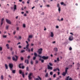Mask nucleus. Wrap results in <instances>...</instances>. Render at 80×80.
<instances>
[{"label":"nucleus","mask_w":80,"mask_h":80,"mask_svg":"<svg viewBox=\"0 0 80 80\" xmlns=\"http://www.w3.org/2000/svg\"><path fill=\"white\" fill-rule=\"evenodd\" d=\"M34 55L35 56V57H33V60H35V59L36 58V57H40V58H41V57H42V56H40V55H38L37 53L36 52H34Z\"/></svg>","instance_id":"f257e3e1"},{"label":"nucleus","mask_w":80,"mask_h":80,"mask_svg":"<svg viewBox=\"0 0 80 80\" xmlns=\"http://www.w3.org/2000/svg\"><path fill=\"white\" fill-rule=\"evenodd\" d=\"M42 50H43V49L42 48H40L38 49V53H39V54H41L42 53Z\"/></svg>","instance_id":"f03ea898"},{"label":"nucleus","mask_w":80,"mask_h":80,"mask_svg":"<svg viewBox=\"0 0 80 80\" xmlns=\"http://www.w3.org/2000/svg\"><path fill=\"white\" fill-rule=\"evenodd\" d=\"M32 75H33L32 73H31L29 74V76H28L29 80H32V78L31 77V76H32Z\"/></svg>","instance_id":"7ed1b4c3"},{"label":"nucleus","mask_w":80,"mask_h":80,"mask_svg":"<svg viewBox=\"0 0 80 80\" xmlns=\"http://www.w3.org/2000/svg\"><path fill=\"white\" fill-rule=\"evenodd\" d=\"M41 58H42L44 60H48V56H43L42 57H41Z\"/></svg>","instance_id":"20e7f679"},{"label":"nucleus","mask_w":80,"mask_h":80,"mask_svg":"<svg viewBox=\"0 0 80 80\" xmlns=\"http://www.w3.org/2000/svg\"><path fill=\"white\" fill-rule=\"evenodd\" d=\"M15 57H16V59H15V57H12V60H13V61H15V62L17 61V58H18V57L17 56H15Z\"/></svg>","instance_id":"39448f33"},{"label":"nucleus","mask_w":80,"mask_h":80,"mask_svg":"<svg viewBox=\"0 0 80 80\" xmlns=\"http://www.w3.org/2000/svg\"><path fill=\"white\" fill-rule=\"evenodd\" d=\"M48 70H52L53 69V67L50 66H49L48 64Z\"/></svg>","instance_id":"423d86ee"},{"label":"nucleus","mask_w":80,"mask_h":80,"mask_svg":"<svg viewBox=\"0 0 80 80\" xmlns=\"http://www.w3.org/2000/svg\"><path fill=\"white\" fill-rule=\"evenodd\" d=\"M6 21L7 23H8V24H11L12 23V22H10V21L9 20H8V19H6Z\"/></svg>","instance_id":"0eeeda50"},{"label":"nucleus","mask_w":80,"mask_h":80,"mask_svg":"<svg viewBox=\"0 0 80 80\" xmlns=\"http://www.w3.org/2000/svg\"><path fill=\"white\" fill-rule=\"evenodd\" d=\"M69 40H70V41H72V40H73V36H69Z\"/></svg>","instance_id":"6e6552de"},{"label":"nucleus","mask_w":80,"mask_h":80,"mask_svg":"<svg viewBox=\"0 0 80 80\" xmlns=\"http://www.w3.org/2000/svg\"><path fill=\"white\" fill-rule=\"evenodd\" d=\"M23 66V63H21L19 65V67L20 68H22V67Z\"/></svg>","instance_id":"1a4fd4ad"},{"label":"nucleus","mask_w":80,"mask_h":80,"mask_svg":"<svg viewBox=\"0 0 80 80\" xmlns=\"http://www.w3.org/2000/svg\"><path fill=\"white\" fill-rule=\"evenodd\" d=\"M9 66L11 68V70H12V67H13V64H9Z\"/></svg>","instance_id":"9d476101"},{"label":"nucleus","mask_w":80,"mask_h":80,"mask_svg":"<svg viewBox=\"0 0 80 80\" xmlns=\"http://www.w3.org/2000/svg\"><path fill=\"white\" fill-rule=\"evenodd\" d=\"M25 63H27V64H28V63H29L28 60L25 59Z\"/></svg>","instance_id":"9b49d317"},{"label":"nucleus","mask_w":80,"mask_h":80,"mask_svg":"<svg viewBox=\"0 0 80 80\" xmlns=\"http://www.w3.org/2000/svg\"><path fill=\"white\" fill-rule=\"evenodd\" d=\"M67 73L65 72H63L62 74V75H63V76H65V75H66Z\"/></svg>","instance_id":"f8f14e48"},{"label":"nucleus","mask_w":80,"mask_h":80,"mask_svg":"<svg viewBox=\"0 0 80 80\" xmlns=\"http://www.w3.org/2000/svg\"><path fill=\"white\" fill-rule=\"evenodd\" d=\"M45 77H48V72H47L46 73V74L45 75Z\"/></svg>","instance_id":"ddd939ff"},{"label":"nucleus","mask_w":80,"mask_h":80,"mask_svg":"<svg viewBox=\"0 0 80 80\" xmlns=\"http://www.w3.org/2000/svg\"><path fill=\"white\" fill-rule=\"evenodd\" d=\"M6 47H7V49H9V48H10V47H9V44H7L6 45Z\"/></svg>","instance_id":"4468645a"},{"label":"nucleus","mask_w":80,"mask_h":80,"mask_svg":"<svg viewBox=\"0 0 80 80\" xmlns=\"http://www.w3.org/2000/svg\"><path fill=\"white\" fill-rule=\"evenodd\" d=\"M14 10H17V5L15 4L14 5Z\"/></svg>","instance_id":"2eb2a0df"},{"label":"nucleus","mask_w":80,"mask_h":80,"mask_svg":"<svg viewBox=\"0 0 80 80\" xmlns=\"http://www.w3.org/2000/svg\"><path fill=\"white\" fill-rule=\"evenodd\" d=\"M51 37H53V36H54V35H53V32H51Z\"/></svg>","instance_id":"dca6fc26"},{"label":"nucleus","mask_w":80,"mask_h":80,"mask_svg":"<svg viewBox=\"0 0 80 80\" xmlns=\"http://www.w3.org/2000/svg\"><path fill=\"white\" fill-rule=\"evenodd\" d=\"M21 74L22 75V77H23V78H24L25 77V74H24V72H22V74Z\"/></svg>","instance_id":"f3484780"},{"label":"nucleus","mask_w":80,"mask_h":80,"mask_svg":"<svg viewBox=\"0 0 80 80\" xmlns=\"http://www.w3.org/2000/svg\"><path fill=\"white\" fill-rule=\"evenodd\" d=\"M54 50L55 51V52H58V48H54Z\"/></svg>","instance_id":"a211bd4d"},{"label":"nucleus","mask_w":80,"mask_h":80,"mask_svg":"<svg viewBox=\"0 0 80 80\" xmlns=\"http://www.w3.org/2000/svg\"><path fill=\"white\" fill-rule=\"evenodd\" d=\"M68 68H66L65 69V72H66V73H67V71H68Z\"/></svg>","instance_id":"6ab92c4d"},{"label":"nucleus","mask_w":80,"mask_h":80,"mask_svg":"<svg viewBox=\"0 0 80 80\" xmlns=\"http://www.w3.org/2000/svg\"><path fill=\"white\" fill-rule=\"evenodd\" d=\"M8 27H9V26L8 25H7L6 26V30H8Z\"/></svg>","instance_id":"aec40b11"},{"label":"nucleus","mask_w":80,"mask_h":80,"mask_svg":"<svg viewBox=\"0 0 80 80\" xmlns=\"http://www.w3.org/2000/svg\"><path fill=\"white\" fill-rule=\"evenodd\" d=\"M11 70L12 71V73H15L16 72L15 70H12V69Z\"/></svg>","instance_id":"412c9836"},{"label":"nucleus","mask_w":80,"mask_h":80,"mask_svg":"<svg viewBox=\"0 0 80 80\" xmlns=\"http://www.w3.org/2000/svg\"><path fill=\"white\" fill-rule=\"evenodd\" d=\"M1 78L2 80L4 78H3V75H2L1 76Z\"/></svg>","instance_id":"4be33fe9"},{"label":"nucleus","mask_w":80,"mask_h":80,"mask_svg":"<svg viewBox=\"0 0 80 80\" xmlns=\"http://www.w3.org/2000/svg\"><path fill=\"white\" fill-rule=\"evenodd\" d=\"M19 73L21 75H22V72H22V71L21 70H19Z\"/></svg>","instance_id":"5701e85b"},{"label":"nucleus","mask_w":80,"mask_h":80,"mask_svg":"<svg viewBox=\"0 0 80 80\" xmlns=\"http://www.w3.org/2000/svg\"><path fill=\"white\" fill-rule=\"evenodd\" d=\"M28 47H29V44H27L26 45V48H27V49H28Z\"/></svg>","instance_id":"b1692460"},{"label":"nucleus","mask_w":80,"mask_h":80,"mask_svg":"<svg viewBox=\"0 0 80 80\" xmlns=\"http://www.w3.org/2000/svg\"><path fill=\"white\" fill-rule=\"evenodd\" d=\"M5 67L6 69H8V66H7V64H5Z\"/></svg>","instance_id":"393cba45"},{"label":"nucleus","mask_w":80,"mask_h":80,"mask_svg":"<svg viewBox=\"0 0 80 80\" xmlns=\"http://www.w3.org/2000/svg\"><path fill=\"white\" fill-rule=\"evenodd\" d=\"M33 37V36L32 35H29L28 36V38H32Z\"/></svg>","instance_id":"a878e982"},{"label":"nucleus","mask_w":80,"mask_h":80,"mask_svg":"<svg viewBox=\"0 0 80 80\" xmlns=\"http://www.w3.org/2000/svg\"><path fill=\"white\" fill-rule=\"evenodd\" d=\"M69 77H70L69 76H68L65 79V80H69Z\"/></svg>","instance_id":"bb28decb"},{"label":"nucleus","mask_w":80,"mask_h":80,"mask_svg":"<svg viewBox=\"0 0 80 80\" xmlns=\"http://www.w3.org/2000/svg\"><path fill=\"white\" fill-rule=\"evenodd\" d=\"M25 52V50H22L21 51V53H23V52Z\"/></svg>","instance_id":"cd10ccee"},{"label":"nucleus","mask_w":80,"mask_h":80,"mask_svg":"<svg viewBox=\"0 0 80 80\" xmlns=\"http://www.w3.org/2000/svg\"><path fill=\"white\" fill-rule=\"evenodd\" d=\"M58 11L59 12V13H60V10H61L60 7L58 8Z\"/></svg>","instance_id":"c85d7f7f"},{"label":"nucleus","mask_w":80,"mask_h":80,"mask_svg":"<svg viewBox=\"0 0 80 80\" xmlns=\"http://www.w3.org/2000/svg\"><path fill=\"white\" fill-rule=\"evenodd\" d=\"M49 64L50 66H52V65H53V64H52L51 63H50V62H49Z\"/></svg>","instance_id":"c756f323"},{"label":"nucleus","mask_w":80,"mask_h":80,"mask_svg":"<svg viewBox=\"0 0 80 80\" xmlns=\"http://www.w3.org/2000/svg\"><path fill=\"white\" fill-rule=\"evenodd\" d=\"M50 74L51 75H53V72H50Z\"/></svg>","instance_id":"7c9ffc66"},{"label":"nucleus","mask_w":80,"mask_h":80,"mask_svg":"<svg viewBox=\"0 0 80 80\" xmlns=\"http://www.w3.org/2000/svg\"><path fill=\"white\" fill-rule=\"evenodd\" d=\"M30 63L31 65H33V61L31 60L30 61Z\"/></svg>","instance_id":"2f4dec72"},{"label":"nucleus","mask_w":80,"mask_h":80,"mask_svg":"<svg viewBox=\"0 0 80 80\" xmlns=\"http://www.w3.org/2000/svg\"><path fill=\"white\" fill-rule=\"evenodd\" d=\"M53 78H55L56 77V74H55L53 75Z\"/></svg>","instance_id":"473e14b6"},{"label":"nucleus","mask_w":80,"mask_h":80,"mask_svg":"<svg viewBox=\"0 0 80 80\" xmlns=\"http://www.w3.org/2000/svg\"><path fill=\"white\" fill-rule=\"evenodd\" d=\"M3 20H4V19L3 18H2V19L1 22H3Z\"/></svg>","instance_id":"72a5a7b5"},{"label":"nucleus","mask_w":80,"mask_h":80,"mask_svg":"<svg viewBox=\"0 0 80 80\" xmlns=\"http://www.w3.org/2000/svg\"><path fill=\"white\" fill-rule=\"evenodd\" d=\"M20 58H21V60H23V58L22 57H21Z\"/></svg>","instance_id":"f704fd0d"},{"label":"nucleus","mask_w":80,"mask_h":80,"mask_svg":"<svg viewBox=\"0 0 80 80\" xmlns=\"http://www.w3.org/2000/svg\"><path fill=\"white\" fill-rule=\"evenodd\" d=\"M77 65L78 66V67H80V64H79V63H78L77 64Z\"/></svg>","instance_id":"c9c22d12"},{"label":"nucleus","mask_w":80,"mask_h":80,"mask_svg":"<svg viewBox=\"0 0 80 80\" xmlns=\"http://www.w3.org/2000/svg\"><path fill=\"white\" fill-rule=\"evenodd\" d=\"M41 61L42 63H43L44 62V60L43 59H42Z\"/></svg>","instance_id":"e433bc0d"},{"label":"nucleus","mask_w":80,"mask_h":80,"mask_svg":"<svg viewBox=\"0 0 80 80\" xmlns=\"http://www.w3.org/2000/svg\"><path fill=\"white\" fill-rule=\"evenodd\" d=\"M35 63L36 64H37V63H38V61L37 60H36Z\"/></svg>","instance_id":"4c0bfd02"},{"label":"nucleus","mask_w":80,"mask_h":80,"mask_svg":"<svg viewBox=\"0 0 80 80\" xmlns=\"http://www.w3.org/2000/svg\"><path fill=\"white\" fill-rule=\"evenodd\" d=\"M3 38H7V35H3Z\"/></svg>","instance_id":"58836bf2"},{"label":"nucleus","mask_w":80,"mask_h":80,"mask_svg":"<svg viewBox=\"0 0 80 80\" xmlns=\"http://www.w3.org/2000/svg\"><path fill=\"white\" fill-rule=\"evenodd\" d=\"M18 47L19 48H22V46L20 45H19L18 46Z\"/></svg>","instance_id":"ea45409f"},{"label":"nucleus","mask_w":80,"mask_h":80,"mask_svg":"<svg viewBox=\"0 0 80 80\" xmlns=\"http://www.w3.org/2000/svg\"><path fill=\"white\" fill-rule=\"evenodd\" d=\"M29 68L28 67H27L26 68V70H27V71H28L29 70H28Z\"/></svg>","instance_id":"a19ab883"},{"label":"nucleus","mask_w":80,"mask_h":80,"mask_svg":"<svg viewBox=\"0 0 80 80\" xmlns=\"http://www.w3.org/2000/svg\"><path fill=\"white\" fill-rule=\"evenodd\" d=\"M2 51V47H0V51Z\"/></svg>","instance_id":"79ce46f5"},{"label":"nucleus","mask_w":80,"mask_h":80,"mask_svg":"<svg viewBox=\"0 0 80 80\" xmlns=\"http://www.w3.org/2000/svg\"><path fill=\"white\" fill-rule=\"evenodd\" d=\"M57 7L58 8H59L60 7V5L59 4H58L57 5Z\"/></svg>","instance_id":"37998d69"},{"label":"nucleus","mask_w":80,"mask_h":80,"mask_svg":"<svg viewBox=\"0 0 80 80\" xmlns=\"http://www.w3.org/2000/svg\"><path fill=\"white\" fill-rule=\"evenodd\" d=\"M57 68L56 69H54L53 71V72H55L56 71H57Z\"/></svg>","instance_id":"c03bdc74"},{"label":"nucleus","mask_w":80,"mask_h":80,"mask_svg":"<svg viewBox=\"0 0 80 80\" xmlns=\"http://www.w3.org/2000/svg\"><path fill=\"white\" fill-rule=\"evenodd\" d=\"M25 68V66H22V67H21V68H22V69H23V68Z\"/></svg>","instance_id":"a18cd8bd"},{"label":"nucleus","mask_w":80,"mask_h":80,"mask_svg":"<svg viewBox=\"0 0 80 80\" xmlns=\"http://www.w3.org/2000/svg\"><path fill=\"white\" fill-rule=\"evenodd\" d=\"M28 49V52H30V49L28 48L27 49Z\"/></svg>","instance_id":"49530a36"},{"label":"nucleus","mask_w":80,"mask_h":80,"mask_svg":"<svg viewBox=\"0 0 80 80\" xmlns=\"http://www.w3.org/2000/svg\"><path fill=\"white\" fill-rule=\"evenodd\" d=\"M8 60H10V59H11V58L10 57H8Z\"/></svg>","instance_id":"de8ad7c7"},{"label":"nucleus","mask_w":80,"mask_h":80,"mask_svg":"<svg viewBox=\"0 0 80 80\" xmlns=\"http://www.w3.org/2000/svg\"><path fill=\"white\" fill-rule=\"evenodd\" d=\"M69 50H72V48L71 47H70L69 48Z\"/></svg>","instance_id":"09e8293b"},{"label":"nucleus","mask_w":80,"mask_h":80,"mask_svg":"<svg viewBox=\"0 0 80 80\" xmlns=\"http://www.w3.org/2000/svg\"><path fill=\"white\" fill-rule=\"evenodd\" d=\"M16 29L17 30H19V28H18V27H17Z\"/></svg>","instance_id":"8fccbe9b"},{"label":"nucleus","mask_w":80,"mask_h":80,"mask_svg":"<svg viewBox=\"0 0 80 80\" xmlns=\"http://www.w3.org/2000/svg\"><path fill=\"white\" fill-rule=\"evenodd\" d=\"M63 18H61V19L60 20V21H63Z\"/></svg>","instance_id":"3c124183"},{"label":"nucleus","mask_w":80,"mask_h":80,"mask_svg":"<svg viewBox=\"0 0 80 80\" xmlns=\"http://www.w3.org/2000/svg\"><path fill=\"white\" fill-rule=\"evenodd\" d=\"M61 5H63V4H64V3L63 2H62L61 3Z\"/></svg>","instance_id":"603ef678"},{"label":"nucleus","mask_w":80,"mask_h":80,"mask_svg":"<svg viewBox=\"0 0 80 80\" xmlns=\"http://www.w3.org/2000/svg\"><path fill=\"white\" fill-rule=\"evenodd\" d=\"M3 23V22H1V25H2Z\"/></svg>","instance_id":"864d4df0"},{"label":"nucleus","mask_w":80,"mask_h":80,"mask_svg":"<svg viewBox=\"0 0 80 80\" xmlns=\"http://www.w3.org/2000/svg\"><path fill=\"white\" fill-rule=\"evenodd\" d=\"M57 61H58V62H59V58H57Z\"/></svg>","instance_id":"5fc2aeb1"},{"label":"nucleus","mask_w":80,"mask_h":80,"mask_svg":"<svg viewBox=\"0 0 80 80\" xmlns=\"http://www.w3.org/2000/svg\"><path fill=\"white\" fill-rule=\"evenodd\" d=\"M28 59L29 60V59H30V56H28Z\"/></svg>","instance_id":"6e6d98bb"},{"label":"nucleus","mask_w":80,"mask_h":80,"mask_svg":"<svg viewBox=\"0 0 80 80\" xmlns=\"http://www.w3.org/2000/svg\"><path fill=\"white\" fill-rule=\"evenodd\" d=\"M44 12H42L41 13V15H44Z\"/></svg>","instance_id":"4d7b16f0"},{"label":"nucleus","mask_w":80,"mask_h":80,"mask_svg":"<svg viewBox=\"0 0 80 80\" xmlns=\"http://www.w3.org/2000/svg\"><path fill=\"white\" fill-rule=\"evenodd\" d=\"M31 52H33V48H31Z\"/></svg>","instance_id":"13d9d810"},{"label":"nucleus","mask_w":80,"mask_h":80,"mask_svg":"<svg viewBox=\"0 0 80 80\" xmlns=\"http://www.w3.org/2000/svg\"><path fill=\"white\" fill-rule=\"evenodd\" d=\"M23 27L24 28H25V24H23Z\"/></svg>","instance_id":"bf43d9fd"},{"label":"nucleus","mask_w":80,"mask_h":80,"mask_svg":"<svg viewBox=\"0 0 80 80\" xmlns=\"http://www.w3.org/2000/svg\"><path fill=\"white\" fill-rule=\"evenodd\" d=\"M24 17H27V14L25 13L24 15Z\"/></svg>","instance_id":"052dcab7"},{"label":"nucleus","mask_w":80,"mask_h":80,"mask_svg":"<svg viewBox=\"0 0 80 80\" xmlns=\"http://www.w3.org/2000/svg\"><path fill=\"white\" fill-rule=\"evenodd\" d=\"M15 33H16V32L14 31L13 32V34H14V35H15Z\"/></svg>","instance_id":"680f3d73"},{"label":"nucleus","mask_w":80,"mask_h":80,"mask_svg":"<svg viewBox=\"0 0 80 80\" xmlns=\"http://www.w3.org/2000/svg\"><path fill=\"white\" fill-rule=\"evenodd\" d=\"M69 80H72V78H70L69 79Z\"/></svg>","instance_id":"e2e57ef3"},{"label":"nucleus","mask_w":80,"mask_h":80,"mask_svg":"<svg viewBox=\"0 0 80 80\" xmlns=\"http://www.w3.org/2000/svg\"><path fill=\"white\" fill-rule=\"evenodd\" d=\"M21 38H21V36H19V39H21Z\"/></svg>","instance_id":"0e129e2a"},{"label":"nucleus","mask_w":80,"mask_h":80,"mask_svg":"<svg viewBox=\"0 0 80 80\" xmlns=\"http://www.w3.org/2000/svg\"><path fill=\"white\" fill-rule=\"evenodd\" d=\"M35 80H39V79L38 78H36Z\"/></svg>","instance_id":"69168bd1"},{"label":"nucleus","mask_w":80,"mask_h":80,"mask_svg":"<svg viewBox=\"0 0 80 80\" xmlns=\"http://www.w3.org/2000/svg\"><path fill=\"white\" fill-rule=\"evenodd\" d=\"M58 26H56V28H58Z\"/></svg>","instance_id":"338daca9"},{"label":"nucleus","mask_w":80,"mask_h":80,"mask_svg":"<svg viewBox=\"0 0 80 80\" xmlns=\"http://www.w3.org/2000/svg\"><path fill=\"white\" fill-rule=\"evenodd\" d=\"M48 80H52V78H49V79H48Z\"/></svg>","instance_id":"774afa93"}]
</instances>
